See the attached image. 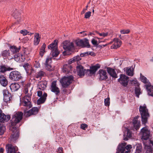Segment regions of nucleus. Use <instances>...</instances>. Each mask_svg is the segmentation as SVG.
Returning <instances> with one entry per match:
<instances>
[{
    "instance_id": "58",
    "label": "nucleus",
    "mask_w": 153,
    "mask_h": 153,
    "mask_svg": "<svg viewBox=\"0 0 153 153\" xmlns=\"http://www.w3.org/2000/svg\"><path fill=\"white\" fill-rule=\"evenodd\" d=\"M88 55H90L92 56H95V54L93 52L88 51Z\"/></svg>"
},
{
    "instance_id": "46",
    "label": "nucleus",
    "mask_w": 153,
    "mask_h": 153,
    "mask_svg": "<svg viewBox=\"0 0 153 153\" xmlns=\"http://www.w3.org/2000/svg\"><path fill=\"white\" fill-rule=\"evenodd\" d=\"M130 32L129 29L122 30H120V32L121 34H125L128 33Z\"/></svg>"
},
{
    "instance_id": "5",
    "label": "nucleus",
    "mask_w": 153,
    "mask_h": 153,
    "mask_svg": "<svg viewBox=\"0 0 153 153\" xmlns=\"http://www.w3.org/2000/svg\"><path fill=\"white\" fill-rule=\"evenodd\" d=\"M57 42L58 40L56 39L48 47L49 49L52 50L51 54L53 57L57 56L59 53L57 49Z\"/></svg>"
},
{
    "instance_id": "39",
    "label": "nucleus",
    "mask_w": 153,
    "mask_h": 153,
    "mask_svg": "<svg viewBox=\"0 0 153 153\" xmlns=\"http://www.w3.org/2000/svg\"><path fill=\"white\" fill-rule=\"evenodd\" d=\"M5 129V126L2 124H0V135H2L4 134Z\"/></svg>"
},
{
    "instance_id": "32",
    "label": "nucleus",
    "mask_w": 153,
    "mask_h": 153,
    "mask_svg": "<svg viewBox=\"0 0 153 153\" xmlns=\"http://www.w3.org/2000/svg\"><path fill=\"white\" fill-rule=\"evenodd\" d=\"M40 38L39 33H35L34 40V44L35 45H37L39 44L40 40Z\"/></svg>"
},
{
    "instance_id": "53",
    "label": "nucleus",
    "mask_w": 153,
    "mask_h": 153,
    "mask_svg": "<svg viewBox=\"0 0 153 153\" xmlns=\"http://www.w3.org/2000/svg\"><path fill=\"white\" fill-rule=\"evenodd\" d=\"M24 93L26 94V95L28 93V87L27 85L24 88Z\"/></svg>"
},
{
    "instance_id": "41",
    "label": "nucleus",
    "mask_w": 153,
    "mask_h": 153,
    "mask_svg": "<svg viewBox=\"0 0 153 153\" xmlns=\"http://www.w3.org/2000/svg\"><path fill=\"white\" fill-rule=\"evenodd\" d=\"M2 56L4 57H6L7 56H10V53L9 50H5L2 52Z\"/></svg>"
},
{
    "instance_id": "34",
    "label": "nucleus",
    "mask_w": 153,
    "mask_h": 153,
    "mask_svg": "<svg viewBox=\"0 0 153 153\" xmlns=\"http://www.w3.org/2000/svg\"><path fill=\"white\" fill-rule=\"evenodd\" d=\"M21 47L19 46L17 48L15 46H11L10 47V51L13 53H15L19 52L20 49Z\"/></svg>"
},
{
    "instance_id": "55",
    "label": "nucleus",
    "mask_w": 153,
    "mask_h": 153,
    "mask_svg": "<svg viewBox=\"0 0 153 153\" xmlns=\"http://www.w3.org/2000/svg\"><path fill=\"white\" fill-rule=\"evenodd\" d=\"M3 94L4 97V96L7 95V94H9L8 91L6 89L4 90L3 91Z\"/></svg>"
},
{
    "instance_id": "29",
    "label": "nucleus",
    "mask_w": 153,
    "mask_h": 153,
    "mask_svg": "<svg viewBox=\"0 0 153 153\" xmlns=\"http://www.w3.org/2000/svg\"><path fill=\"white\" fill-rule=\"evenodd\" d=\"M10 87L12 91L15 92L19 89L20 86L18 83H14L11 84Z\"/></svg>"
},
{
    "instance_id": "15",
    "label": "nucleus",
    "mask_w": 153,
    "mask_h": 153,
    "mask_svg": "<svg viewBox=\"0 0 153 153\" xmlns=\"http://www.w3.org/2000/svg\"><path fill=\"white\" fill-rule=\"evenodd\" d=\"M6 150L7 153H13L17 152L18 148L16 146L8 144L6 146Z\"/></svg>"
},
{
    "instance_id": "57",
    "label": "nucleus",
    "mask_w": 153,
    "mask_h": 153,
    "mask_svg": "<svg viewBox=\"0 0 153 153\" xmlns=\"http://www.w3.org/2000/svg\"><path fill=\"white\" fill-rule=\"evenodd\" d=\"M34 66L36 68H38L40 67V64L39 62L35 61V63L34 64Z\"/></svg>"
},
{
    "instance_id": "61",
    "label": "nucleus",
    "mask_w": 153,
    "mask_h": 153,
    "mask_svg": "<svg viewBox=\"0 0 153 153\" xmlns=\"http://www.w3.org/2000/svg\"><path fill=\"white\" fill-rule=\"evenodd\" d=\"M42 91H39L37 92V95L39 97H42Z\"/></svg>"
},
{
    "instance_id": "49",
    "label": "nucleus",
    "mask_w": 153,
    "mask_h": 153,
    "mask_svg": "<svg viewBox=\"0 0 153 153\" xmlns=\"http://www.w3.org/2000/svg\"><path fill=\"white\" fill-rule=\"evenodd\" d=\"M80 56H79V55H77L74 58H73V59H74V61L75 62V61H78L79 60L81 59V58L80 57Z\"/></svg>"
},
{
    "instance_id": "6",
    "label": "nucleus",
    "mask_w": 153,
    "mask_h": 153,
    "mask_svg": "<svg viewBox=\"0 0 153 153\" xmlns=\"http://www.w3.org/2000/svg\"><path fill=\"white\" fill-rule=\"evenodd\" d=\"M32 94H28L26 95L22 99L21 103L23 105L26 107L27 109H29L32 107L31 98Z\"/></svg>"
},
{
    "instance_id": "23",
    "label": "nucleus",
    "mask_w": 153,
    "mask_h": 153,
    "mask_svg": "<svg viewBox=\"0 0 153 153\" xmlns=\"http://www.w3.org/2000/svg\"><path fill=\"white\" fill-rule=\"evenodd\" d=\"M106 69L108 73L111 77L114 78L117 77L114 69L109 67H107Z\"/></svg>"
},
{
    "instance_id": "22",
    "label": "nucleus",
    "mask_w": 153,
    "mask_h": 153,
    "mask_svg": "<svg viewBox=\"0 0 153 153\" xmlns=\"http://www.w3.org/2000/svg\"><path fill=\"white\" fill-rule=\"evenodd\" d=\"M100 68V65L99 64H97L95 65L90 67V69H87L86 72H89L91 74H94L95 73L98 69Z\"/></svg>"
},
{
    "instance_id": "63",
    "label": "nucleus",
    "mask_w": 153,
    "mask_h": 153,
    "mask_svg": "<svg viewBox=\"0 0 153 153\" xmlns=\"http://www.w3.org/2000/svg\"><path fill=\"white\" fill-rule=\"evenodd\" d=\"M93 3L94 4H97L99 3L98 0H93L92 1Z\"/></svg>"
},
{
    "instance_id": "43",
    "label": "nucleus",
    "mask_w": 153,
    "mask_h": 153,
    "mask_svg": "<svg viewBox=\"0 0 153 153\" xmlns=\"http://www.w3.org/2000/svg\"><path fill=\"white\" fill-rule=\"evenodd\" d=\"M110 98H107L105 99L104 103L105 105L106 106H108L110 104Z\"/></svg>"
},
{
    "instance_id": "2",
    "label": "nucleus",
    "mask_w": 153,
    "mask_h": 153,
    "mask_svg": "<svg viewBox=\"0 0 153 153\" xmlns=\"http://www.w3.org/2000/svg\"><path fill=\"white\" fill-rule=\"evenodd\" d=\"M139 111L141 115L142 123L143 124H145L150 116L146 105H140L139 107Z\"/></svg>"
},
{
    "instance_id": "26",
    "label": "nucleus",
    "mask_w": 153,
    "mask_h": 153,
    "mask_svg": "<svg viewBox=\"0 0 153 153\" xmlns=\"http://www.w3.org/2000/svg\"><path fill=\"white\" fill-rule=\"evenodd\" d=\"M72 66L71 65L66 64L64 65L63 67V72L65 74H68L71 70Z\"/></svg>"
},
{
    "instance_id": "24",
    "label": "nucleus",
    "mask_w": 153,
    "mask_h": 153,
    "mask_svg": "<svg viewBox=\"0 0 153 153\" xmlns=\"http://www.w3.org/2000/svg\"><path fill=\"white\" fill-rule=\"evenodd\" d=\"M113 41L114 43L111 47L112 49H117L119 48L121 44V42L118 39H114Z\"/></svg>"
},
{
    "instance_id": "42",
    "label": "nucleus",
    "mask_w": 153,
    "mask_h": 153,
    "mask_svg": "<svg viewBox=\"0 0 153 153\" xmlns=\"http://www.w3.org/2000/svg\"><path fill=\"white\" fill-rule=\"evenodd\" d=\"M140 79L141 81L145 83H147V78L145 76L142 75V74H140Z\"/></svg>"
},
{
    "instance_id": "11",
    "label": "nucleus",
    "mask_w": 153,
    "mask_h": 153,
    "mask_svg": "<svg viewBox=\"0 0 153 153\" xmlns=\"http://www.w3.org/2000/svg\"><path fill=\"white\" fill-rule=\"evenodd\" d=\"M11 130L13 133L9 138V141L12 143H15L19 136V130L15 128H12Z\"/></svg>"
},
{
    "instance_id": "38",
    "label": "nucleus",
    "mask_w": 153,
    "mask_h": 153,
    "mask_svg": "<svg viewBox=\"0 0 153 153\" xmlns=\"http://www.w3.org/2000/svg\"><path fill=\"white\" fill-rule=\"evenodd\" d=\"M145 153H153V149L150 146H147L145 149Z\"/></svg>"
},
{
    "instance_id": "35",
    "label": "nucleus",
    "mask_w": 153,
    "mask_h": 153,
    "mask_svg": "<svg viewBox=\"0 0 153 153\" xmlns=\"http://www.w3.org/2000/svg\"><path fill=\"white\" fill-rule=\"evenodd\" d=\"M46 48V44L44 43L41 47L39 52V54L41 57H42L45 53L46 52L45 48Z\"/></svg>"
},
{
    "instance_id": "31",
    "label": "nucleus",
    "mask_w": 153,
    "mask_h": 153,
    "mask_svg": "<svg viewBox=\"0 0 153 153\" xmlns=\"http://www.w3.org/2000/svg\"><path fill=\"white\" fill-rule=\"evenodd\" d=\"M0 83L4 87L6 86L8 82L7 79L4 75H0Z\"/></svg>"
},
{
    "instance_id": "17",
    "label": "nucleus",
    "mask_w": 153,
    "mask_h": 153,
    "mask_svg": "<svg viewBox=\"0 0 153 153\" xmlns=\"http://www.w3.org/2000/svg\"><path fill=\"white\" fill-rule=\"evenodd\" d=\"M10 116L8 115H6L3 113L1 109H0V122L4 123L5 122H7L10 119Z\"/></svg>"
},
{
    "instance_id": "21",
    "label": "nucleus",
    "mask_w": 153,
    "mask_h": 153,
    "mask_svg": "<svg viewBox=\"0 0 153 153\" xmlns=\"http://www.w3.org/2000/svg\"><path fill=\"white\" fill-rule=\"evenodd\" d=\"M134 84L135 85L134 88L135 94L136 96L139 98V95L141 94V89L139 87L140 84L137 80L134 81Z\"/></svg>"
},
{
    "instance_id": "50",
    "label": "nucleus",
    "mask_w": 153,
    "mask_h": 153,
    "mask_svg": "<svg viewBox=\"0 0 153 153\" xmlns=\"http://www.w3.org/2000/svg\"><path fill=\"white\" fill-rule=\"evenodd\" d=\"M127 136L128 137H132V132L130 131L129 129H127Z\"/></svg>"
},
{
    "instance_id": "62",
    "label": "nucleus",
    "mask_w": 153,
    "mask_h": 153,
    "mask_svg": "<svg viewBox=\"0 0 153 153\" xmlns=\"http://www.w3.org/2000/svg\"><path fill=\"white\" fill-rule=\"evenodd\" d=\"M131 148L132 147L131 145H128L126 146H125V149H126L128 151V150H130Z\"/></svg>"
},
{
    "instance_id": "56",
    "label": "nucleus",
    "mask_w": 153,
    "mask_h": 153,
    "mask_svg": "<svg viewBox=\"0 0 153 153\" xmlns=\"http://www.w3.org/2000/svg\"><path fill=\"white\" fill-rule=\"evenodd\" d=\"M29 66V64L28 63H26L24 64L23 67L25 69V70H27Z\"/></svg>"
},
{
    "instance_id": "28",
    "label": "nucleus",
    "mask_w": 153,
    "mask_h": 153,
    "mask_svg": "<svg viewBox=\"0 0 153 153\" xmlns=\"http://www.w3.org/2000/svg\"><path fill=\"white\" fill-rule=\"evenodd\" d=\"M13 15L15 18L16 19L18 22H19L21 21V13L16 10H15L13 12Z\"/></svg>"
},
{
    "instance_id": "44",
    "label": "nucleus",
    "mask_w": 153,
    "mask_h": 153,
    "mask_svg": "<svg viewBox=\"0 0 153 153\" xmlns=\"http://www.w3.org/2000/svg\"><path fill=\"white\" fill-rule=\"evenodd\" d=\"M10 94H7V96H4V101L6 102H7L8 101H9L10 100Z\"/></svg>"
},
{
    "instance_id": "7",
    "label": "nucleus",
    "mask_w": 153,
    "mask_h": 153,
    "mask_svg": "<svg viewBox=\"0 0 153 153\" xmlns=\"http://www.w3.org/2000/svg\"><path fill=\"white\" fill-rule=\"evenodd\" d=\"M73 79L74 77L72 75L65 76L60 80V82L63 88H66L72 83Z\"/></svg>"
},
{
    "instance_id": "13",
    "label": "nucleus",
    "mask_w": 153,
    "mask_h": 153,
    "mask_svg": "<svg viewBox=\"0 0 153 153\" xmlns=\"http://www.w3.org/2000/svg\"><path fill=\"white\" fill-rule=\"evenodd\" d=\"M128 77L124 74H121L118 81L124 87H126L128 85Z\"/></svg>"
},
{
    "instance_id": "64",
    "label": "nucleus",
    "mask_w": 153,
    "mask_h": 153,
    "mask_svg": "<svg viewBox=\"0 0 153 153\" xmlns=\"http://www.w3.org/2000/svg\"><path fill=\"white\" fill-rule=\"evenodd\" d=\"M67 91L68 90L66 88H64L62 90L63 92L65 94H67L68 93V92H67Z\"/></svg>"
},
{
    "instance_id": "10",
    "label": "nucleus",
    "mask_w": 153,
    "mask_h": 153,
    "mask_svg": "<svg viewBox=\"0 0 153 153\" xmlns=\"http://www.w3.org/2000/svg\"><path fill=\"white\" fill-rule=\"evenodd\" d=\"M9 77L11 80L14 81H19L23 78L21 73L16 71H11Z\"/></svg>"
},
{
    "instance_id": "9",
    "label": "nucleus",
    "mask_w": 153,
    "mask_h": 153,
    "mask_svg": "<svg viewBox=\"0 0 153 153\" xmlns=\"http://www.w3.org/2000/svg\"><path fill=\"white\" fill-rule=\"evenodd\" d=\"M74 42L76 46L78 47H81L82 48L86 47L88 48L91 47L88 40L86 39H85L84 40L78 39L75 40Z\"/></svg>"
},
{
    "instance_id": "18",
    "label": "nucleus",
    "mask_w": 153,
    "mask_h": 153,
    "mask_svg": "<svg viewBox=\"0 0 153 153\" xmlns=\"http://www.w3.org/2000/svg\"><path fill=\"white\" fill-rule=\"evenodd\" d=\"M51 91L54 93L57 96L59 95L60 91L59 88L56 86V81H53L51 84Z\"/></svg>"
},
{
    "instance_id": "52",
    "label": "nucleus",
    "mask_w": 153,
    "mask_h": 153,
    "mask_svg": "<svg viewBox=\"0 0 153 153\" xmlns=\"http://www.w3.org/2000/svg\"><path fill=\"white\" fill-rule=\"evenodd\" d=\"M92 43L94 45L97 46L98 45L97 41L95 40L94 39H92L91 40Z\"/></svg>"
},
{
    "instance_id": "16",
    "label": "nucleus",
    "mask_w": 153,
    "mask_h": 153,
    "mask_svg": "<svg viewBox=\"0 0 153 153\" xmlns=\"http://www.w3.org/2000/svg\"><path fill=\"white\" fill-rule=\"evenodd\" d=\"M13 69V68L10 67L7 65L1 64L0 65V73L4 74L7 71H9Z\"/></svg>"
},
{
    "instance_id": "12",
    "label": "nucleus",
    "mask_w": 153,
    "mask_h": 153,
    "mask_svg": "<svg viewBox=\"0 0 153 153\" xmlns=\"http://www.w3.org/2000/svg\"><path fill=\"white\" fill-rule=\"evenodd\" d=\"M29 109H27L26 107L24 111V116L26 117H28L32 115L37 114L39 111L38 108L37 107H34L29 111Z\"/></svg>"
},
{
    "instance_id": "40",
    "label": "nucleus",
    "mask_w": 153,
    "mask_h": 153,
    "mask_svg": "<svg viewBox=\"0 0 153 153\" xmlns=\"http://www.w3.org/2000/svg\"><path fill=\"white\" fill-rule=\"evenodd\" d=\"M22 56V55L20 54H15L14 56V58L15 60L16 61H19L20 59V58Z\"/></svg>"
},
{
    "instance_id": "4",
    "label": "nucleus",
    "mask_w": 153,
    "mask_h": 153,
    "mask_svg": "<svg viewBox=\"0 0 153 153\" xmlns=\"http://www.w3.org/2000/svg\"><path fill=\"white\" fill-rule=\"evenodd\" d=\"M57 42L58 40L56 39L48 47L49 49L52 50L51 54L53 57L57 56L59 53L57 49Z\"/></svg>"
},
{
    "instance_id": "14",
    "label": "nucleus",
    "mask_w": 153,
    "mask_h": 153,
    "mask_svg": "<svg viewBox=\"0 0 153 153\" xmlns=\"http://www.w3.org/2000/svg\"><path fill=\"white\" fill-rule=\"evenodd\" d=\"M52 62L51 58L48 57L46 59L45 63L46 69L49 71H51L54 70L53 68L51 65Z\"/></svg>"
},
{
    "instance_id": "30",
    "label": "nucleus",
    "mask_w": 153,
    "mask_h": 153,
    "mask_svg": "<svg viewBox=\"0 0 153 153\" xmlns=\"http://www.w3.org/2000/svg\"><path fill=\"white\" fill-rule=\"evenodd\" d=\"M47 83L45 81H41L39 82L38 85V88L39 89L43 90L46 88L47 87Z\"/></svg>"
},
{
    "instance_id": "8",
    "label": "nucleus",
    "mask_w": 153,
    "mask_h": 153,
    "mask_svg": "<svg viewBox=\"0 0 153 153\" xmlns=\"http://www.w3.org/2000/svg\"><path fill=\"white\" fill-rule=\"evenodd\" d=\"M140 134L142 140H147L150 136V131L147 126L143 128L140 130Z\"/></svg>"
},
{
    "instance_id": "3",
    "label": "nucleus",
    "mask_w": 153,
    "mask_h": 153,
    "mask_svg": "<svg viewBox=\"0 0 153 153\" xmlns=\"http://www.w3.org/2000/svg\"><path fill=\"white\" fill-rule=\"evenodd\" d=\"M63 48L65 50L63 52L64 55H68L71 53L72 51L74 49L75 47L73 42L69 43L66 41L63 42Z\"/></svg>"
},
{
    "instance_id": "54",
    "label": "nucleus",
    "mask_w": 153,
    "mask_h": 153,
    "mask_svg": "<svg viewBox=\"0 0 153 153\" xmlns=\"http://www.w3.org/2000/svg\"><path fill=\"white\" fill-rule=\"evenodd\" d=\"M88 52H86L81 53L80 54V56L81 57H83L88 56Z\"/></svg>"
},
{
    "instance_id": "60",
    "label": "nucleus",
    "mask_w": 153,
    "mask_h": 153,
    "mask_svg": "<svg viewBox=\"0 0 153 153\" xmlns=\"http://www.w3.org/2000/svg\"><path fill=\"white\" fill-rule=\"evenodd\" d=\"M57 152L58 153H63L62 148L59 147L58 149Z\"/></svg>"
},
{
    "instance_id": "1",
    "label": "nucleus",
    "mask_w": 153,
    "mask_h": 153,
    "mask_svg": "<svg viewBox=\"0 0 153 153\" xmlns=\"http://www.w3.org/2000/svg\"><path fill=\"white\" fill-rule=\"evenodd\" d=\"M23 113L22 112L18 111L15 112L12 115L10 120L11 125L13 126L12 128H15L19 129V127L22 125L20 122L23 118Z\"/></svg>"
},
{
    "instance_id": "48",
    "label": "nucleus",
    "mask_w": 153,
    "mask_h": 153,
    "mask_svg": "<svg viewBox=\"0 0 153 153\" xmlns=\"http://www.w3.org/2000/svg\"><path fill=\"white\" fill-rule=\"evenodd\" d=\"M91 12L88 11L85 13V18L86 19L88 18L91 16Z\"/></svg>"
},
{
    "instance_id": "33",
    "label": "nucleus",
    "mask_w": 153,
    "mask_h": 153,
    "mask_svg": "<svg viewBox=\"0 0 153 153\" xmlns=\"http://www.w3.org/2000/svg\"><path fill=\"white\" fill-rule=\"evenodd\" d=\"M45 74V73L44 71H40L36 73L35 77L37 79H39L40 80L42 77L44 76Z\"/></svg>"
},
{
    "instance_id": "20",
    "label": "nucleus",
    "mask_w": 153,
    "mask_h": 153,
    "mask_svg": "<svg viewBox=\"0 0 153 153\" xmlns=\"http://www.w3.org/2000/svg\"><path fill=\"white\" fill-rule=\"evenodd\" d=\"M77 74L79 76L82 77L85 75V72H86V70L84 69L83 66L81 65H79L76 67Z\"/></svg>"
},
{
    "instance_id": "37",
    "label": "nucleus",
    "mask_w": 153,
    "mask_h": 153,
    "mask_svg": "<svg viewBox=\"0 0 153 153\" xmlns=\"http://www.w3.org/2000/svg\"><path fill=\"white\" fill-rule=\"evenodd\" d=\"M133 124L134 126L136 129H139L140 127V123L137 120H133Z\"/></svg>"
},
{
    "instance_id": "45",
    "label": "nucleus",
    "mask_w": 153,
    "mask_h": 153,
    "mask_svg": "<svg viewBox=\"0 0 153 153\" xmlns=\"http://www.w3.org/2000/svg\"><path fill=\"white\" fill-rule=\"evenodd\" d=\"M142 149L141 146H137L136 149V153H140L142 151Z\"/></svg>"
},
{
    "instance_id": "51",
    "label": "nucleus",
    "mask_w": 153,
    "mask_h": 153,
    "mask_svg": "<svg viewBox=\"0 0 153 153\" xmlns=\"http://www.w3.org/2000/svg\"><path fill=\"white\" fill-rule=\"evenodd\" d=\"M20 32L21 33L23 34L24 35H26L27 34H28V33H29V32L27 31V30H21L20 31Z\"/></svg>"
},
{
    "instance_id": "27",
    "label": "nucleus",
    "mask_w": 153,
    "mask_h": 153,
    "mask_svg": "<svg viewBox=\"0 0 153 153\" xmlns=\"http://www.w3.org/2000/svg\"><path fill=\"white\" fill-rule=\"evenodd\" d=\"M125 151V144L121 143L118 146L116 153H124Z\"/></svg>"
},
{
    "instance_id": "19",
    "label": "nucleus",
    "mask_w": 153,
    "mask_h": 153,
    "mask_svg": "<svg viewBox=\"0 0 153 153\" xmlns=\"http://www.w3.org/2000/svg\"><path fill=\"white\" fill-rule=\"evenodd\" d=\"M100 74L99 79L101 80H105L108 78L106 71L103 69H100L98 71Z\"/></svg>"
},
{
    "instance_id": "47",
    "label": "nucleus",
    "mask_w": 153,
    "mask_h": 153,
    "mask_svg": "<svg viewBox=\"0 0 153 153\" xmlns=\"http://www.w3.org/2000/svg\"><path fill=\"white\" fill-rule=\"evenodd\" d=\"M88 127V125L85 123L82 124L80 126V128L83 130H85Z\"/></svg>"
},
{
    "instance_id": "36",
    "label": "nucleus",
    "mask_w": 153,
    "mask_h": 153,
    "mask_svg": "<svg viewBox=\"0 0 153 153\" xmlns=\"http://www.w3.org/2000/svg\"><path fill=\"white\" fill-rule=\"evenodd\" d=\"M127 74L129 76H132L134 74L133 68V67H131L126 71Z\"/></svg>"
},
{
    "instance_id": "25",
    "label": "nucleus",
    "mask_w": 153,
    "mask_h": 153,
    "mask_svg": "<svg viewBox=\"0 0 153 153\" xmlns=\"http://www.w3.org/2000/svg\"><path fill=\"white\" fill-rule=\"evenodd\" d=\"M47 96V94L46 93H45L42 97L37 100V104L38 105H39L41 104L44 103L46 99Z\"/></svg>"
},
{
    "instance_id": "59",
    "label": "nucleus",
    "mask_w": 153,
    "mask_h": 153,
    "mask_svg": "<svg viewBox=\"0 0 153 153\" xmlns=\"http://www.w3.org/2000/svg\"><path fill=\"white\" fill-rule=\"evenodd\" d=\"M74 62L75 61H74V59H73V58L71 59L68 60V65H70L72 63Z\"/></svg>"
}]
</instances>
